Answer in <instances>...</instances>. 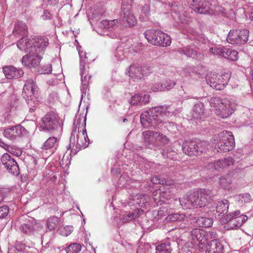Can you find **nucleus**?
I'll return each instance as SVG.
<instances>
[{
	"instance_id": "nucleus-1",
	"label": "nucleus",
	"mask_w": 253,
	"mask_h": 253,
	"mask_svg": "<svg viewBox=\"0 0 253 253\" xmlns=\"http://www.w3.org/2000/svg\"><path fill=\"white\" fill-rule=\"evenodd\" d=\"M214 196L212 190L200 189L179 198V202L182 207L184 208H201L210 204L213 200Z\"/></svg>"
},
{
	"instance_id": "nucleus-2",
	"label": "nucleus",
	"mask_w": 253,
	"mask_h": 253,
	"mask_svg": "<svg viewBox=\"0 0 253 253\" xmlns=\"http://www.w3.org/2000/svg\"><path fill=\"white\" fill-rule=\"evenodd\" d=\"M170 114L166 106L153 107L144 112L140 115V122L144 128H156L159 124L166 121V118Z\"/></svg>"
},
{
	"instance_id": "nucleus-3",
	"label": "nucleus",
	"mask_w": 253,
	"mask_h": 253,
	"mask_svg": "<svg viewBox=\"0 0 253 253\" xmlns=\"http://www.w3.org/2000/svg\"><path fill=\"white\" fill-rule=\"evenodd\" d=\"M39 88L35 81L32 79H28L23 87L22 95L27 101L30 112H34L39 104L37 96L38 95Z\"/></svg>"
},
{
	"instance_id": "nucleus-4",
	"label": "nucleus",
	"mask_w": 253,
	"mask_h": 253,
	"mask_svg": "<svg viewBox=\"0 0 253 253\" xmlns=\"http://www.w3.org/2000/svg\"><path fill=\"white\" fill-rule=\"evenodd\" d=\"M40 125L44 131L54 133L60 130L62 120L57 113L49 111L41 118Z\"/></svg>"
},
{
	"instance_id": "nucleus-5",
	"label": "nucleus",
	"mask_w": 253,
	"mask_h": 253,
	"mask_svg": "<svg viewBox=\"0 0 253 253\" xmlns=\"http://www.w3.org/2000/svg\"><path fill=\"white\" fill-rule=\"evenodd\" d=\"M144 36L148 42L153 45L167 47L171 44L170 36L160 30H147Z\"/></svg>"
},
{
	"instance_id": "nucleus-6",
	"label": "nucleus",
	"mask_w": 253,
	"mask_h": 253,
	"mask_svg": "<svg viewBox=\"0 0 253 253\" xmlns=\"http://www.w3.org/2000/svg\"><path fill=\"white\" fill-rule=\"evenodd\" d=\"M219 141L215 145L217 152H226L232 150L235 146L234 137L231 131H225L218 134Z\"/></svg>"
},
{
	"instance_id": "nucleus-7",
	"label": "nucleus",
	"mask_w": 253,
	"mask_h": 253,
	"mask_svg": "<svg viewBox=\"0 0 253 253\" xmlns=\"http://www.w3.org/2000/svg\"><path fill=\"white\" fill-rule=\"evenodd\" d=\"M183 152L189 156H199L206 152L207 143L205 141H185L182 144Z\"/></svg>"
},
{
	"instance_id": "nucleus-8",
	"label": "nucleus",
	"mask_w": 253,
	"mask_h": 253,
	"mask_svg": "<svg viewBox=\"0 0 253 253\" xmlns=\"http://www.w3.org/2000/svg\"><path fill=\"white\" fill-rule=\"evenodd\" d=\"M249 32L246 29L231 30L227 36V41L232 44H244L248 40Z\"/></svg>"
},
{
	"instance_id": "nucleus-9",
	"label": "nucleus",
	"mask_w": 253,
	"mask_h": 253,
	"mask_svg": "<svg viewBox=\"0 0 253 253\" xmlns=\"http://www.w3.org/2000/svg\"><path fill=\"white\" fill-rule=\"evenodd\" d=\"M26 52L28 54L24 55L22 59V65L29 68H34L38 66L42 59V54L35 51L34 47L27 49Z\"/></svg>"
},
{
	"instance_id": "nucleus-10",
	"label": "nucleus",
	"mask_w": 253,
	"mask_h": 253,
	"mask_svg": "<svg viewBox=\"0 0 253 253\" xmlns=\"http://www.w3.org/2000/svg\"><path fill=\"white\" fill-rule=\"evenodd\" d=\"M1 162L8 172L17 176L19 173V169L17 163L9 154L4 153L0 159Z\"/></svg>"
},
{
	"instance_id": "nucleus-11",
	"label": "nucleus",
	"mask_w": 253,
	"mask_h": 253,
	"mask_svg": "<svg viewBox=\"0 0 253 253\" xmlns=\"http://www.w3.org/2000/svg\"><path fill=\"white\" fill-rule=\"evenodd\" d=\"M150 73V69L147 66H139L131 65L128 71V75L133 81H138L144 78Z\"/></svg>"
},
{
	"instance_id": "nucleus-12",
	"label": "nucleus",
	"mask_w": 253,
	"mask_h": 253,
	"mask_svg": "<svg viewBox=\"0 0 253 253\" xmlns=\"http://www.w3.org/2000/svg\"><path fill=\"white\" fill-rule=\"evenodd\" d=\"M210 51L214 54L222 56L232 61H236L238 58V52L224 46L214 47L210 48Z\"/></svg>"
},
{
	"instance_id": "nucleus-13",
	"label": "nucleus",
	"mask_w": 253,
	"mask_h": 253,
	"mask_svg": "<svg viewBox=\"0 0 253 253\" xmlns=\"http://www.w3.org/2000/svg\"><path fill=\"white\" fill-rule=\"evenodd\" d=\"M3 134L6 138L14 140L19 137L26 135L27 134V131L23 126L19 125L5 128Z\"/></svg>"
},
{
	"instance_id": "nucleus-14",
	"label": "nucleus",
	"mask_w": 253,
	"mask_h": 253,
	"mask_svg": "<svg viewBox=\"0 0 253 253\" xmlns=\"http://www.w3.org/2000/svg\"><path fill=\"white\" fill-rule=\"evenodd\" d=\"M247 218L246 215H240L239 211L230 212L225 216V220L226 222H230L232 228L240 227L247 220Z\"/></svg>"
},
{
	"instance_id": "nucleus-15",
	"label": "nucleus",
	"mask_w": 253,
	"mask_h": 253,
	"mask_svg": "<svg viewBox=\"0 0 253 253\" xmlns=\"http://www.w3.org/2000/svg\"><path fill=\"white\" fill-rule=\"evenodd\" d=\"M191 236L194 244H197L200 249H203L208 240L206 232L199 229H194L191 231Z\"/></svg>"
},
{
	"instance_id": "nucleus-16",
	"label": "nucleus",
	"mask_w": 253,
	"mask_h": 253,
	"mask_svg": "<svg viewBox=\"0 0 253 253\" xmlns=\"http://www.w3.org/2000/svg\"><path fill=\"white\" fill-rule=\"evenodd\" d=\"M220 105L215 112L217 116L222 118H226L231 115L233 109L232 104L228 99L223 98L222 103Z\"/></svg>"
},
{
	"instance_id": "nucleus-17",
	"label": "nucleus",
	"mask_w": 253,
	"mask_h": 253,
	"mask_svg": "<svg viewBox=\"0 0 253 253\" xmlns=\"http://www.w3.org/2000/svg\"><path fill=\"white\" fill-rule=\"evenodd\" d=\"M234 160L231 157L225 158L223 159L218 160L214 163H210L207 165V168L208 169L214 168L215 170L226 169L234 164Z\"/></svg>"
},
{
	"instance_id": "nucleus-18",
	"label": "nucleus",
	"mask_w": 253,
	"mask_h": 253,
	"mask_svg": "<svg viewBox=\"0 0 253 253\" xmlns=\"http://www.w3.org/2000/svg\"><path fill=\"white\" fill-rule=\"evenodd\" d=\"M189 6L195 11L201 14H205L209 11V8L205 0H187Z\"/></svg>"
},
{
	"instance_id": "nucleus-19",
	"label": "nucleus",
	"mask_w": 253,
	"mask_h": 253,
	"mask_svg": "<svg viewBox=\"0 0 253 253\" xmlns=\"http://www.w3.org/2000/svg\"><path fill=\"white\" fill-rule=\"evenodd\" d=\"M31 43L30 49L34 47L35 51L43 54L48 44V39L46 37H38L34 39L33 42H31Z\"/></svg>"
},
{
	"instance_id": "nucleus-20",
	"label": "nucleus",
	"mask_w": 253,
	"mask_h": 253,
	"mask_svg": "<svg viewBox=\"0 0 253 253\" xmlns=\"http://www.w3.org/2000/svg\"><path fill=\"white\" fill-rule=\"evenodd\" d=\"M191 115L193 119L201 121L205 118V108L203 102H199L194 105Z\"/></svg>"
},
{
	"instance_id": "nucleus-21",
	"label": "nucleus",
	"mask_w": 253,
	"mask_h": 253,
	"mask_svg": "<svg viewBox=\"0 0 253 253\" xmlns=\"http://www.w3.org/2000/svg\"><path fill=\"white\" fill-rule=\"evenodd\" d=\"M3 73L7 79H15L21 78L24 75L23 71L13 66L3 68Z\"/></svg>"
},
{
	"instance_id": "nucleus-22",
	"label": "nucleus",
	"mask_w": 253,
	"mask_h": 253,
	"mask_svg": "<svg viewBox=\"0 0 253 253\" xmlns=\"http://www.w3.org/2000/svg\"><path fill=\"white\" fill-rule=\"evenodd\" d=\"M143 138L146 146L157 144L159 132L147 130L142 132Z\"/></svg>"
},
{
	"instance_id": "nucleus-23",
	"label": "nucleus",
	"mask_w": 253,
	"mask_h": 253,
	"mask_svg": "<svg viewBox=\"0 0 253 253\" xmlns=\"http://www.w3.org/2000/svg\"><path fill=\"white\" fill-rule=\"evenodd\" d=\"M223 249V246L218 240H212L206 245L205 253H222Z\"/></svg>"
},
{
	"instance_id": "nucleus-24",
	"label": "nucleus",
	"mask_w": 253,
	"mask_h": 253,
	"mask_svg": "<svg viewBox=\"0 0 253 253\" xmlns=\"http://www.w3.org/2000/svg\"><path fill=\"white\" fill-rule=\"evenodd\" d=\"M149 95L147 94H135L131 96L129 103L131 106L145 105L149 102Z\"/></svg>"
},
{
	"instance_id": "nucleus-25",
	"label": "nucleus",
	"mask_w": 253,
	"mask_h": 253,
	"mask_svg": "<svg viewBox=\"0 0 253 253\" xmlns=\"http://www.w3.org/2000/svg\"><path fill=\"white\" fill-rule=\"evenodd\" d=\"M28 27L25 23L18 21L15 25L13 34L17 38L26 37L28 34Z\"/></svg>"
},
{
	"instance_id": "nucleus-26",
	"label": "nucleus",
	"mask_w": 253,
	"mask_h": 253,
	"mask_svg": "<svg viewBox=\"0 0 253 253\" xmlns=\"http://www.w3.org/2000/svg\"><path fill=\"white\" fill-rule=\"evenodd\" d=\"M178 52L181 54H184L187 57L193 58L201 59L203 55L198 53L196 50L194 49L190 46H187L178 49Z\"/></svg>"
},
{
	"instance_id": "nucleus-27",
	"label": "nucleus",
	"mask_w": 253,
	"mask_h": 253,
	"mask_svg": "<svg viewBox=\"0 0 253 253\" xmlns=\"http://www.w3.org/2000/svg\"><path fill=\"white\" fill-rule=\"evenodd\" d=\"M206 81L210 85L215 88L216 90H220L224 88H218V85L221 84V82L222 83L220 80V75L210 73L208 74L206 78Z\"/></svg>"
},
{
	"instance_id": "nucleus-28",
	"label": "nucleus",
	"mask_w": 253,
	"mask_h": 253,
	"mask_svg": "<svg viewBox=\"0 0 253 253\" xmlns=\"http://www.w3.org/2000/svg\"><path fill=\"white\" fill-rule=\"evenodd\" d=\"M60 138L56 136L49 137L43 143L41 148L42 150H52V153H53V149L56 150L58 146Z\"/></svg>"
},
{
	"instance_id": "nucleus-29",
	"label": "nucleus",
	"mask_w": 253,
	"mask_h": 253,
	"mask_svg": "<svg viewBox=\"0 0 253 253\" xmlns=\"http://www.w3.org/2000/svg\"><path fill=\"white\" fill-rule=\"evenodd\" d=\"M229 208V202L227 200L219 201L216 206V211L217 216H222L225 219V216L227 214Z\"/></svg>"
},
{
	"instance_id": "nucleus-30",
	"label": "nucleus",
	"mask_w": 253,
	"mask_h": 253,
	"mask_svg": "<svg viewBox=\"0 0 253 253\" xmlns=\"http://www.w3.org/2000/svg\"><path fill=\"white\" fill-rule=\"evenodd\" d=\"M176 245L174 241L167 240L156 247V253H171L172 245Z\"/></svg>"
},
{
	"instance_id": "nucleus-31",
	"label": "nucleus",
	"mask_w": 253,
	"mask_h": 253,
	"mask_svg": "<svg viewBox=\"0 0 253 253\" xmlns=\"http://www.w3.org/2000/svg\"><path fill=\"white\" fill-rule=\"evenodd\" d=\"M80 75L81 76L82 84L84 86H87L91 77V76L89 74V67L87 65L81 64Z\"/></svg>"
},
{
	"instance_id": "nucleus-32",
	"label": "nucleus",
	"mask_w": 253,
	"mask_h": 253,
	"mask_svg": "<svg viewBox=\"0 0 253 253\" xmlns=\"http://www.w3.org/2000/svg\"><path fill=\"white\" fill-rule=\"evenodd\" d=\"M87 138L86 129H84L82 132L79 131L77 136V141L76 147L79 149H84L88 146V143L86 140Z\"/></svg>"
},
{
	"instance_id": "nucleus-33",
	"label": "nucleus",
	"mask_w": 253,
	"mask_h": 253,
	"mask_svg": "<svg viewBox=\"0 0 253 253\" xmlns=\"http://www.w3.org/2000/svg\"><path fill=\"white\" fill-rule=\"evenodd\" d=\"M124 15L123 22L125 26H128L131 27L136 25L137 19L132 13L126 11L124 12Z\"/></svg>"
},
{
	"instance_id": "nucleus-34",
	"label": "nucleus",
	"mask_w": 253,
	"mask_h": 253,
	"mask_svg": "<svg viewBox=\"0 0 253 253\" xmlns=\"http://www.w3.org/2000/svg\"><path fill=\"white\" fill-rule=\"evenodd\" d=\"M197 225L202 227H210L211 226L213 221L211 218L204 216H199L196 219Z\"/></svg>"
},
{
	"instance_id": "nucleus-35",
	"label": "nucleus",
	"mask_w": 253,
	"mask_h": 253,
	"mask_svg": "<svg viewBox=\"0 0 253 253\" xmlns=\"http://www.w3.org/2000/svg\"><path fill=\"white\" fill-rule=\"evenodd\" d=\"M118 20L117 19L110 21L104 20L100 22L99 27L103 30H112L116 24L118 23Z\"/></svg>"
},
{
	"instance_id": "nucleus-36",
	"label": "nucleus",
	"mask_w": 253,
	"mask_h": 253,
	"mask_svg": "<svg viewBox=\"0 0 253 253\" xmlns=\"http://www.w3.org/2000/svg\"><path fill=\"white\" fill-rule=\"evenodd\" d=\"M188 35L187 38L190 40L194 41L196 43L201 42L203 40V38L199 34L198 32L193 28H189L187 30Z\"/></svg>"
},
{
	"instance_id": "nucleus-37",
	"label": "nucleus",
	"mask_w": 253,
	"mask_h": 253,
	"mask_svg": "<svg viewBox=\"0 0 253 253\" xmlns=\"http://www.w3.org/2000/svg\"><path fill=\"white\" fill-rule=\"evenodd\" d=\"M36 224L32 222L28 221L27 223L22 224L20 230L26 234H29L36 229Z\"/></svg>"
},
{
	"instance_id": "nucleus-38",
	"label": "nucleus",
	"mask_w": 253,
	"mask_h": 253,
	"mask_svg": "<svg viewBox=\"0 0 253 253\" xmlns=\"http://www.w3.org/2000/svg\"><path fill=\"white\" fill-rule=\"evenodd\" d=\"M185 214L180 213L169 214L166 217V219L169 222L180 221L185 218Z\"/></svg>"
},
{
	"instance_id": "nucleus-39",
	"label": "nucleus",
	"mask_w": 253,
	"mask_h": 253,
	"mask_svg": "<svg viewBox=\"0 0 253 253\" xmlns=\"http://www.w3.org/2000/svg\"><path fill=\"white\" fill-rule=\"evenodd\" d=\"M25 37H22V38L17 42V46L18 48L21 50H25L26 52V50L30 48L31 43V41H28L26 42V39H25Z\"/></svg>"
},
{
	"instance_id": "nucleus-40",
	"label": "nucleus",
	"mask_w": 253,
	"mask_h": 253,
	"mask_svg": "<svg viewBox=\"0 0 253 253\" xmlns=\"http://www.w3.org/2000/svg\"><path fill=\"white\" fill-rule=\"evenodd\" d=\"M60 219L56 216L49 217L46 221V225L49 230H54L60 222Z\"/></svg>"
},
{
	"instance_id": "nucleus-41",
	"label": "nucleus",
	"mask_w": 253,
	"mask_h": 253,
	"mask_svg": "<svg viewBox=\"0 0 253 253\" xmlns=\"http://www.w3.org/2000/svg\"><path fill=\"white\" fill-rule=\"evenodd\" d=\"M231 77V73L230 72H224L220 75V80L222 83L221 82V84L218 85V88H224L226 85L228 84L229 81Z\"/></svg>"
},
{
	"instance_id": "nucleus-42",
	"label": "nucleus",
	"mask_w": 253,
	"mask_h": 253,
	"mask_svg": "<svg viewBox=\"0 0 253 253\" xmlns=\"http://www.w3.org/2000/svg\"><path fill=\"white\" fill-rule=\"evenodd\" d=\"M137 213L134 212H125L123 214L120 216V220L123 223H126L129 222L133 219L136 218Z\"/></svg>"
},
{
	"instance_id": "nucleus-43",
	"label": "nucleus",
	"mask_w": 253,
	"mask_h": 253,
	"mask_svg": "<svg viewBox=\"0 0 253 253\" xmlns=\"http://www.w3.org/2000/svg\"><path fill=\"white\" fill-rule=\"evenodd\" d=\"M164 91L169 90L172 88L176 84L175 81L166 79L162 81Z\"/></svg>"
},
{
	"instance_id": "nucleus-44",
	"label": "nucleus",
	"mask_w": 253,
	"mask_h": 253,
	"mask_svg": "<svg viewBox=\"0 0 253 253\" xmlns=\"http://www.w3.org/2000/svg\"><path fill=\"white\" fill-rule=\"evenodd\" d=\"M232 183L230 174L228 173L222 176L219 179V183L223 188H227Z\"/></svg>"
},
{
	"instance_id": "nucleus-45",
	"label": "nucleus",
	"mask_w": 253,
	"mask_h": 253,
	"mask_svg": "<svg viewBox=\"0 0 253 253\" xmlns=\"http://www.w3.org/2000/svg\"><path fill=\"white\" fill-rule=\"evenodd\" d=\"M52 70V66L50 64H48L46 65H43L41 66L40 68H38L36 72L38 74L42 75V74H50Z\"/></svg>"
},
{
	"instance_id": "nucleus-46",
	"label": "nucleus",
	"mask_w": 253,
	"mask_h": 253,
	"mask_svg": "<svg viewBox=\"0 0 253 253\" xmlns=\"http://www.w3.org/2000/svg\"><path fill=\"white\" fill-rule=\"evenodd\" d=\"M81 250V245L76 243L72 244L65 249L67 253H78Z\"/></svg>"
},
{
	"instance_id": "nucleus-47",
	"label": "nucleus",
	"mask_w": 253,
	"mask_h": 253,
	"mask_svg": "<svg viewBox=\"0 0 253 253\" xmlns=\"http://www.w3.org/2000/svg\"><path fill=\"white\" fill-rule=\"evenodd\" d=\"M223 99H221L218 97H211L209 103L211 107L215 108V110L217 108L219 107L220 105L222 103Z\"/></svg>"
},
{
	"instance_id": "nucleus-48",
	"label": "nucleus",
	"mask_w": 253,
	"mask_h": 253,
	"mask_svg": "<svg viewBox=\"0 0 253 253\" xmlns=\"http://www.w3.org/2000/svg\"><path fill=\"white\" fill-rule=\"evenodd\" d=\"M239 203L241 204L249 203L251 200V196L248 193H244L240 194L239 197Z\"/></svg>"
},
{
	"instance_id": "nucleus-49",
	"label": "nucleus",
	"mask_w": 253,
	"mask_h": 253,
	"mask_svg": "<svg viewBox=\"0 0 253 253\" xmlns=\"http://www.w3.org/2000/svg\"><path fill=\"white\" fill-rule=\"evenodd\" d=\"M168 206L162 207L160 208L159 211H157V213L156 218L157 219H159L161 218L162 217L167 215L168 212Z\"/></svg>"
},
{
	"instance_id": "nucleus-50",
	"label": "nucleus",
	"mask_w": 253,
	"mask_h": 253,
	"mask_svg": "<svg viewBox=\"0 0 253 253\" xmlns=\"http://www.w3.org/2000/svg\"><path fill=\"white\" fill-rule=\"evenodd\" d=\"M9 212V208L6 206L0 207V218L6 217Z\"/></svg>"
},
{
	"instance_id": "nucleus-51",
	"label": "nucleus",
	"mask_w": 253,
	"mask_h": 253,
	"mask_svg": "<svg viewBox=\"0 0 253 253\" xmlns=\"http://www.w3.org/2000/svg\"><path fill=\"white\" fill-rule=\"evenodd\" d=\"M6 150L10 153L16 156H20L22 154V151L20 149L16 150L10 146H7Z\"/></svg>"
},
{
	"instance_id": "nucleus-52",
	"label": "nucleus",
	"mask_w": 253,
	"mask_h": 253,
	"mask_svg": "<svg viewBox=\"0 0 253 253\" xmlns=\"http://www.w3.org/2000/svg\"><path fill=\"white\" fill-rule=\"evenodd\" d=\"M152 90L154 91H164V88L163 87V84L162 81L160 83H156L154 84L152 88Z\"/></svg>"
},
{
	"instance_id": "nucleus-53",
	"label": "nucleus",
	"mask_w": 253,
	"mask_h": 253,
	"mask_svg": "<svg viewBox=\"0 0 253 253\" xmlns=\"http://www.w3.org/2000/svg\"><path fill=\"white\" fill-rule=\"evenodd\" d=\"M158 142H160L163 145L167 144L169 142V139L168 137L163 134L159 132V137H158Z\"/></svg>"
},
{
	"instance_id": "nucleus-54",
	"label": "nucleus",
	"mask_w": 253,
	"mask_h": 253,
	"mask_svg": "<svg viewBox=\"0 0 253 253\" xmlns=\"http://www.w3.org/2000/svg\"><path fill=\"white\" fill-rule=\"evenodd\" d=\"M151 182L155 184H165L166 182L159 176H155L151 178Z\"/></svg>"
},
{
	"instance_id": "nucleus-55",
	"label": "nucleus",
	"mask_w": 253,
	"mask_h": 253,
	"mask_svg": "<svg viewBox=\"0 0 253 253\" xmlns=\"http://www.w3.org/2000/svg\"><path fill=\"white\" fill-rule=\"evenodd\" d=\"M73 231V227L67 226L64 227L61 230V234L67 236L70 235Z\"/></svg>"
},
{
	"instance_id": "nucleus-56",
	"label": "nucleus",
	"mask_w": 253,
	"mask_h": 253,
	"mask_svg": "<svg viewBox=\"0 0 253 253\" xmlns=\"http://www.w3.org/2000/svg\"><path fill=\"white\" fill-rule=\"evenodd\" d=\"M159 198L160 201H164V199H168L170 198V194L169 191H159Z\"/></svg>"
},
{
	"instance_id": "nucleus-57",
	"label": "nucleus",
	"mask_w": 253,
	"mask_h": 253,
	"mask_svg": "<svg viewBox=\"0 0 253 253\" xmlns=\"http://www.w3.org/2000/svg\"><path fill=\"white\" fill-rule=\"evenodd\" d=\"M41 18L43 20H49L51 19L52 15L48 10H44L43 14L41 16Z\"/></svg>"
},
{
	"instance_id": "nucleus-58",
	"label": "nucleus",
	"mask_w": 253,
	"mask_h": 253,
	"mask_svg": "<svg viewBox=\"0 0 253 253\" xmlns=\"http://www.w3.org/2000/svg\"><path fill=\"white\" fill-rule=\"evenodd\" d=\"M111 173L113 175L120 174V168L117 165H114L111 169Z\"/></svg>"
},
{
	"instance_id": "nucleus-59",
	"label": "nucleus",
	"mask_w": 253,
	"mask_h": 253,
	"mask_svg": "<svg viewBox=\"0 0 253 253\" xmlns=\"http://www.w3.org/2000/svg\"><path fill=\"white\" fill-rule=\"evenodd\" d=\"M141 11L145 15H147L149 13V5L147 4L144 5L142 8Z\"/></svg>"
},
{
	"instance_id": "nucleus-60",
	"label": "nucleus",
	"mask_w": 253,
	"mask_h": 253,
	"mask_svg": "<svg viewBox=\"0 0 253 253\" xmlns=\"http://www.w3.org/2000/svg\"><path fill=\"white\" fill-rule=\"evenodd\" d=\"M43 1L49 5H55L58 2V0H43Z\"/></svg>"
},
{
	"instance_id": "nucleus-61",
	"label": "nucleus",
	"mask_w": 253,
	"mask_h": 253,
	"mask_svg": "<svg viewBox=\"0 0 253 253\" xmlns=\"http://www.w3.org/2000/svg\"><path fill=\"white\" fill-rule=\"evenodd\" d=\"M122 0V5L123 6H128L129 5H130L132 1V0Z\"/></svg>"
},
{
	"instance_id": "nucleus-62",
	"label": "nucleus",
	"mask_w": 253,
	"mask_h": 253,
	"mask_svg": "<svg viewBox=\"0 0 253 253\" xmlns=\"http://www.w3.org/2000/svg\"><path fill=\"white\" fill-rule=\"evenodd\" d=\"M182 98L183 99H189V98H195V97H194L191 95H183L182 96ZM195 99H197V98H195Z\"/></svg>"
},
{
	"instance_id": "nucleus-63",
	"label": "nucleus",
	"mask_w": 253,
	"mask_h": 253,
	"mask_svg": "<svg viewBox=\"0 0 253 253\" xmlns=\"http://www.w3.org/2000/svg\"><path fill=\"white\" fill-rule=\"evenodd\" d=\"M176 6H178V4H177V3L176 2H173L172 4V7L173 10H175L174 7H176Z\"/></svg>"
},
{
	"instance_id": "nucleus-64",
	"label": "nucleus",
	"mask_w": 253,
	"mask_h": 253,
	"mask_svg": "<svg viewBox=\"0 0 253 253\" xmlns=\"http://www.w3.org/2000/svg\"><path fill=\"white\" fill-rule=\"evenodd\" d=\"M250 19L253 21V10L251 12L250 14Z\"/></svg>"
}]
</instances>
